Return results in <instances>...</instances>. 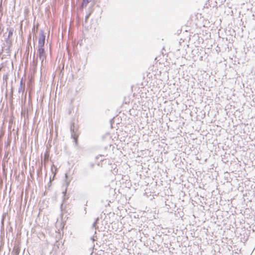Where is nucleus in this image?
<instances>
[{"label":"nucleus","instance_id":"nucleus-3","mask_svg":"<svg viewBox=\"0 0 255 255\" xmlns=\"http://www.w3.org/2000/svg\"><path fill=\"white\" fill-rule=\"evenodd\" d=\"M65 184H66V188L62 192L63 194V200H62V203H61L60 205V209L61 210L63 211V204L65 203V202L69 199V195L67 194V187L69 185L70 180H68V175L67 173H65Z\"/></svg>","mask_w":255,"mask_h":255},{"label":"nucleus","instance_id":"nucleus-4","mask_svg":"<svg viewBox=\"0 0 255 255\" xmlns=\"http://www.w3.org/2000/svg\"><path fill=\"white\" fill-rule=\"evenodd\" d=\"M92 0H83L81 6L82 7H85L87 6L88 3H89Z\"/></svg>","mask_w":255,"mask_h":255},{"label":"nucleus","instance_id":"nucleus-5","mask_svg":"<svg viewBox=\"0 0 255 255\" xmlns=\"http://www.w3.org/2000/svg\"><path fill=\"white\" fill-rule=\"evenodd\" d=\"M12 34H13V30L10 29L8 31V37L7 38V39H8L11 36H12Z\"/></svg>","mask_w":255,"mask_h":255},{"label":"nucleus","instance_id":"nucleus-22","mask_svg":"<svg viewBox=\"0 0 255 255\" xmlns=\"http://www.w3.org/2000/svg\"><path fill=\"white\" fill-rule=\"evenodd\" d=\"M35 52L34 51V55L35 54ZM33 57H34V55L33 56Z\"/></svg>","mask_w":255,"mask_h":255},{"label":"nucleus","instance_id":"nucleus-12","mask_svg":"<svg viewBox=\"0 0 255 255\" xmlns=\"http://www.w3.org/2000/svg\"><path fill=\"white\" fill-rule=\"evenodd\" d=\"M2 166L3 173L4 174L5 173V164L4 163H2Z\"/></svg>","mask_w":255,"mask_h":255},{"label":"nucleus","instance_id":"nucleus-15","mask_svg":"<svg viewBox=\"0 0 255 255\" xmlns=\"http://www.w3.org/2000/svg\"><path fill=\"white\" fill-rule=\"evenodd\" d=\"M89 16H90V14H88V15H87L85 16V21L86 22H87V21L88 20V18H89Z\"/></svg>","mask_w":255,"mask_h":255},{"label":"nucleus","instance_id":"nucleus-21","mask_svg":"<svg viewBox=\"0 0 255 255\" xmlns=\"http://www.w3.org/2000/svg\"><path fill=\"white\" fill-rule=\"evenodd\" d=\"M87 203H88V201H86V204L85 205V206L87 205Z\"/></svg>","mask_w":255,"mask_h":255},{"label":"nucleus","instance_id":"nucleus-11","mask_svg":"<svg viewBox=\"0 0 255 255\" xmlns=\"http://www.w3.org/2000/svg\"><path fill=\"white\" fill-rule=\"evenodd\" d=\"M32 32L35 34L37 32V29H35L34 25L32 29Z\"/></svg>","mask_w":255,"mask_h":255},{"label":"nucleus","instance_id":"nucleus-10","mask_svg":"<svg viewBox=\"0 0 255 255\" xmlns=\"http://www.w3.org/2000/svg\"><path fill=\"white\" fill-rule=\"evenodd\" d=\"M95 164L94 162H90L89 164V166L91 168H93L95 166Z\"/></svg>","mask_w":255,"mask_h":255},{"label":"nucleus","instance_id":"nucleus-19","mask_svg":"<svg viewBox=\"0 0 255 255\" xmlns=\"http://www.w3.org/2000/svg\"><path fill=\"white\" fill-rule=\"evenodd\" d=\"M114 122V119H112L110 120V123H111V126H112V124H113V123Z\"/></svg>","mask_w":255,"mask_h":255},{"label":"nucleus","instance_id":"nucleus-7","mask_svg":"<svg viewBox=\"0 0 255 255\" xmlns=\"http://www.w3.org/2000/svg\"><path fill=\"white\" fill-rule=\"evenodd\" d=\"M97 224L96 223H93L92 226V229H95V230L98 229L99 227L97 225Z\"/></svg>","mask_w":255,"mask_h":255},{"label":"nucleus","instance_id":"nucleus-14","mask_svg":"<svg viewBox=\"0 0 255 255\" xmlns=\"http://www.w3.org/2000/svg\"><path fill=\"white\" fill-rule=\"evenodd\" d=\"M8 79V76L7 75H3V79L4 80H7Z\"/></svg>","mask_w":255,"mask_h":255},{"label":"nucleus","instance_id":"nucleus-13","mask_svg":"<svg viewBox=\"0 0 255 255\" xmlns=\"http://www.w3.org/2000/svg\"><path fill=\"white\" fill-rule=\"evenodd\" d=\"M99 220H100V218H99V217H97V218H96L95 219L94 223H96L97 224H98V223H99Z\"/></svg>","mask_w":255,"mask_h":255},{"label":"nucleus","instance_id":"nucleus-23","mask_svg":"<svg viewBox=\"0 0 255 255\" xmlns=\"http://www.w3.org/2000/svg\"><path fill=\"white\" fill-rule=\"evenodd\" d=\"M97 233L96 231H95V235Z\"/></svg>","mask_w":255,"mask_h":255},{"label":"nucleus","instance_id":"nucleus-20","mask_svg":"<svg viewBox=\"0 0 255 255\" xmlns=\"http://www.w3.org/2000/svg\"><path fill=\"white\" fill-rule=\"evenodd\" d=\"M84 210L85 211V214H86L87 213V211H86V207L84 208Z\"/></svg>","mask_w":255,"mask_h":255},{"label":"nucleus","instance_id":"nucleus-2","mask_svg":"<svg viewBox=\"0 0 255 255\" xmlns=\"http://www.w3.org/2000/svg\"><path fill=\"white\" fill-rule=\"evenodd\" d=\"M78 128V126L75 125L74 121L71 122L70 130L71 134V138L74 139L76 146L78 144L79 133H77Z\"/></svg>","mask_w":255,"mask_h":255},{"label":"nucleus","instance_id":"nucleus-16","mask_svg":"<svg viewBox=\"0 0 255 255\" xmlns=\"http://www.w3.org/2000/svg\"><path fill=\"white\" fill-rule=\"evenodd\" d=\"M22 88H23V86H19V87L18 88V93H20L21 92Z\"/></svg>","mask_w":255,"mask_h":255},{"label":"nucleus","instance_id":"nucleus-8","mask_svg":"<svg viewBox=\"0 0 255 255\" xmlns=\"http://www.w3.org/2000/svg\"><path fill=\"white\" fill-rule=\"evenodd\" d=\"M83 173L85 175H88V170L87 168H85L83 169Z\"/></svg>","mask_w":255,"mask_h":255},{"label":"nucleus","instance_id":"nucleus-18","mask_svg":"<svg viewBox=\"0 0 255 255\" xmlns=\"http://www.w3.org/2000/svg\"><path fill=\"white\" fill-rule=\"evenodd\" d=\"M95 237H96V236H93V237H92L91 238V240L93 241V242H94V241H95L96 240V239L95 238Z\"/></svg>","mask_w":255,"mask_h":255},{"label":"nucleus","instance_id":"nucleus-17","mask_svg":"<svg viewBox=\"0 0 255 255\" xmlns=\"http://www.w3.org/2000/svg\"><path fill=\"white\" fill-rule=\"evenodd\" d=\"M127 185L126 186V187H130V186H131V183L128 181V183H127Z\"/></svg>","mask_w":255,"mask_h":255},{"label":"nucleus","instance_id":"nucleus-6","mask_svg":"<svg viewBox=\"0 0 255 255\" xmlns=\"http://www.w3.org/2000/svg\"><path fill=\"white\" fill-rule=\"evenodd\" d=\"M38 57H39L40 60H41L42 63H43L44 60L46 59V55H43V56H40Z\"/></svg>","mask_w":255,"mask_h":255},{"label":"nucleus","instance_id":"nucleus-1","mask_svg":"<svg viewBox=\"0 0 255 255\" xmlns=\"http://www.w3.org/2000/svg\"><path fill=\"white\" fill-rule=\"evenodd\" d=\"M45 41V33L43 29H40L38 39V47L37 49V56L45 55L44 46Z\"/></svg>","mask_w":255,"mask_h":255},{"label":"nucleus","instance_id":"nucleus-9","mask_svg":"<svg viewBox=\"0 0 255 255\" xmlns=\"http://www.w3.org/2000/svg\"><path fill=\"white\" fill-rule=\"evenodd\" d=\"M20 86H23L24 88H25V82H23V78L20 80Z\"/></svg>","mask_w":255,"mask_h":255}]
</instances>
